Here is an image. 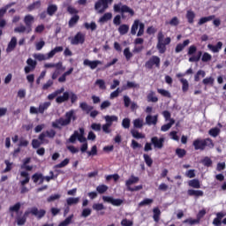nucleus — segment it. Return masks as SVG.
Here are the masks:
<instances>
[{
    "label": "nucleus",
    "mask_w": 226,
    "mask_h": 226,
    "mask_svg": "<svg viewBox=\"0 0 226 226\" xmlns=\"http://www.w3.org/2000/svg\"><path fill=\"white\" fill-rule=\"evenodd\" d=\"M29 215L35 216L37 220H41V218L47 215V211L45 209H38V207H33L30 209L26 210L23 216L16 218L17 225H26V222H27V216H29Z\"/></svg>",
    "instance_id": "1"
},
{
    "label": "nucleus",
    "mask_w": 226,
    "mask_h": 226,
    "mask_svg": "<svg viewBox=\"0 0 226 226\" xmlns=\"http://www.w3.org/2000/svg\"><path fill=\"white\" fill-rule=\"evenodd\" d=\"M64 117L65 118L60 117L55 122H52V127L61 130V126H68L69 124H72V121H77V115L75 114L74 109L67 111Z\"/></svg>",
    "instance_id": "2"
},
{
    "label": "nucleus",
    "mask_w": 226,
    "mask_h": 226,
    "mask_svg": "<svg viewBox=\"0 0 226 226\" xmlns=\"http://www.w3.org/2000/svg\"><path fill=\"white\" fill-rule=\"evenodd\" d=\"M113 10L116 13H121V17L124 20H126V19H132V17H135V11L130 6L123 4L122 3L115 4Z\"/></svg>",
    "instance_id": "3"
},
{
    "label": "nucleus",
    "mask_w": 226,
    "mask_h": 226,
    "mask_svg": "<svg viewBox=\"0 0 226 226\" xmlns=\"http://www.w3.org/2000/svg\"><path fill=\"white\" fill-rule=\"evenodd\" d=\"M192 146L195 151H204L206 150V147H207V149H214L215 142H213V139L211 138H206V139L198 138L193 140Z\"/></svg>",
    "instance_id": "4"
},
{
    "label": "nucleus",
    "mask_w": 226,
    "mask_h": 226,
    "mask_svg": "<svg viewBox=\"0 0 226 226\" xmlns=\"http://www.w3.org/2000/svg\"><path fill=\"white\" fill-rule=\"evenodd\" d=\"M163 38H165L163 32H159L157 34L156 45V49L159 51V54H165V52H167V45H170V41H172V39H170V37L165 38L164 41Z\"/></svg>",
    "instance_id": "5"
},
{
    "label": "nucleus",
    "mask_w": 226,
    "mask_h": 226,
    "mask_svg": "<svg viewBox=\"0 0 226 226\" xmlns=\"http://www.w3.org/2000/svg\"><path fill=\"white\" fill-rule=\"evenodd\" d=\"M145 29L146 25L140 22V19H135L131 27V34L132 36H135V34L139 37L143 36Z\"/></svg>",
    "instance_id": "6"
},
{
    "label": "nucleus",
    "mask_w": 226,
    "mask_h": 226,
    "mask_svg": "<svg viewBox=\"0 0 226 226\" xmlns=\"http://www.w3.org/2000/svg\"><path fill=\"white\" fill-rule=\"evenodd\" d=\"M200 57L202 63H209V61L213 59V56H211V54L205 52L202 55V51L200 50L197 52L196 56L189 57V63H199L200 61Z\"/></svg>",
    "instance_id": "7"
},
{
    "label": "nucleus",
    "mask_w": 226,
    "mask_h": 226,
    "mask_svg": "<svg viewBox=\"0 0 226 226\" xmlns=\"http://www.w3.org/2000/svg\"><path fill=\"white\" fill-rule=\"evenodd\" d=\"M70 98L72 103H75L79 100V97L75 94V93L64 92L63 95L57 96L56 98V102L57 103H64V102H68Z\"/></svg>",
    "instance_id": "8"
},
{
    "label": "nucleus",
    "mask_w": 226,
    "mask_h": 226,
    "mask_svg": "<svg viewBox=\"0 0 226 226\" xmlns=\"http://www.w3.org/2000/svg\"><path fill=\"white\" fill-rule=\"evenodd\" d=\"M20 176L21 177H25V179L19 182L20 193H27V192H29V189L26 185L29 183V181H31V177H29V173L27 171H21Z\"/></svg>",
    "instance_id": "9"
},
{
    "label": "nucleus",
    "mask_w": 226,
    "mask_h": 226,
    "mask_svg": "<svg viewBox=\"0 0 226 226\" xmlns=\"http://www.w3.org/2000/svg\"><path fill=\"white\" fill-rule=\"evenodd\" d=\"M162 61L160 59V56H152L146 63H145V68L147 70H153V68H160Z\"/></svg>",
    "instance_id": "10"
},
{
    "label": "nucleus",
    "mask_w": 226,
    "mask_h": 226,
    "mask_svg": "<svg viewBox=\"0 0 226 226\" xmlns=\"http://www.w3.org/2000/svg\"><path fill=\"white\" fill-rule=\"evenodd\" d=\"M71 40V45H84L86 41V34L82 32H78L74 37H69Z\"/></svg>",
    "instance_id": "11"
},
{
    "label": "nucleus",
    "mask_w": 226,
    "mask_h": 226,
    "mask_svg": "<svg viewBox=\"0 0 226 226\" xmlns=\"http://www.w3.org/2000/svg\"><path fill=\"white\" fill-rule=\"evenodd\" d=\"M45 137H47L45 132H41L38 137L40 140L34 139L32 140V147L34 149H38V147H40V146H41V144H43L44 142H46V144H49V140H46Z\"/></svg>",
    "instance_id": "12"
},
{
    "label": "nucleus",
    "mask_w": 226,
    "mask_h": 226,
    "mask_svg": "<svg viewBox=\"0 0 226 226\" xmlns=\"http://www.w3.org/2000/svg\"><path fill=\"white\" fill-rule=\"evenodd\" d=\"M151 143L154 145V149H163L165 138H158V136H154L151 138Z\"/></svg>",
    "instance_id": "13"
},
{
    "label": "nucleus",
    "mask_w": 226,
    "mask_h": 226,
    "mask_svg": "<svg viewBox=\"0 0 226 226\" xmlns=\"http://www.w3.org/2000/svg\"><path fill=\"white\" fill-rule=\"evenodd\" d=\"M103 202H108L109 204H112V206L119 207L123 204V200L121 199H113L110 196H102Z\"/></svg>",
    "instance_id": "14"
},
{
    "label": "nucleus",
    "mask_w": 226,
    "mask_h": 226,
    "mask_svg": "<svg viewBox=\"0 0 226 226\" xmlns=\"http://www.w3.org/2000/svg\"><path fill=\"white\" fill-rule=\"evenodd\" d=\"M34 20V17H33L32 15H26L25 16L24 19V23L26 26V33H31V31H33V22Z\"/></svg>",
    "instance_id": "15"
},
{
    "label": "nucleus",
    "mask_w": 226,
    "mask_h": 226,
    "mask_svg": "<svg viewBox=\"0 0 226 226\" xmlns=\"http://www.w3.org/2000/svg\"><path fill=\"white\" fill-rule=\"evenodd\" d=\"M83 64L84 66H89L91 70H96V68H98V65L102 64V61L100 60L91 61L89 59H85L83 61Z\"/></svg>",
    "instance_id": "16"
},
{
    "label": "nucleus",
    "mask_w": 226,
    "mask_h": 226,
    "mask_svg": "<svg viewBox=\"0 0 226 226\" xmlns=\"http://www.w3.org/2000/svg\"><path fill=\"white\" fill-rule=\"evenodd\" d=\"M102 9L100 10V8H102ZM94 8H95V10H100V13H103V11H105V10H107V8H109V0L97 1L94 4Z\"/></svg>",
    "instance_id": "17"
},
{
    "label": "nucleus",
    "mask_w": 226,
    "mask_h": 226,
    "mask_svg": "<svg viewBox=\"0 0 226 226\" xmlns=\"http://www.w3.org/2000/svg\"><path fill=\"white\" fill-rule=\"evenodd\" d=\"M190 45V40L186 39L183 41V43H178L175 48L176 54H179V52H183L185 50V47H188Z\"/></svg>",
    "instance_id": "18"
},
{
    "label": "nucleus",
    "mask_w": 226,
    "mask_h": 226,
    "mask_svg": "<svg viewBox=\"0 0 226 226\" xmlns=\"http://www.w3.org/2000/svg\"><path fill=\"white\" fill-rule=\"evenodd\" d=\"M79 109H81V110L85 112V114H90V112L94 110V107L87 104V102H83L79 103Z\"/></svg>",
    "instance_id": "19"
},
{
    "label": "nucleus",
    "mask_w": 226,
    "mask_h": 226,
    "mask_svg": "<svg viewBox=\"0 0 226 226\" xmlns=\"http://www.w3.org/2000/svg\"><path fill=\"white\" fill-rule=\"evenodd\" d=\"M32 180L35 184L39 182V185H43V181H45V177H43V174L41 173H34L32 176Z\"/></svg>",
    "instance_id": "20"
},
{
    "label": "nucleus",
    "mask_w": 226,
    "mask_h": 226,
    "mask_svg": "<svg viewBox=\"0 0 226 226\" xmlns=\"http://www.w3.org/2000/svg\"><path fill=\"white\" fill-rule=\"evenodd\" d=\"M187 195H189V197H197V198L204 197V191L189 189L187 191Z\"/></svg>",
    "instance_id": "21"
},
{
    "label": "nucleus",
    "mask_w": 226,
    "mask_h": 226,
    "mask_svg": "<svg viewBox=\"0 0 226 226\" xmlns=\"http://www.w3.org/2000/svg\"><path fill=\"white\" fill-rule=\"evenodd\" d=\"M17 47V37H11L10 42L8 43L6 52H13Z\"/></svg>",
    "instance_id": "22"
},
{
    "label": "nucleus",
    "mask_w": 226,
    "mask_h": 226,
    "mask_svg": "<svg viewBox=\"0 0 226 226\" xmlns=\"http://www.w3.org/2000/svg\"><path fill=\"white\" fill-rule=\"evenodd\" d=\"M222 47H223V43L222 41H218L216 45H207V49H209V50H212V52L214 53L220 52V50H222Z\"/></svg>",
    "instance_id": "23"
},
{
    "label": "nucleus",
    "mask_w": 226,
    "mask_h": 226,
    "mask_svg": "<svg viewBox=\"0 0 226 226\" xmlns=\"http://www.w3.org/2000/svg\"><path fill=\"white\" fill-rule=\"evenodd\" d=\"M195 11H192V10H188L186 11V14H185V19H187V22L189 24H193V22H195Z\"/></svg>",
    "instance_id": "24"
},
{
    "label": "nucleus",
    "mask_w": 226,
    "mask_h": 226,
    "mask_svg": "<svg viewBox=\"0 0 226 226\" xmlns=\"http://www.w3.org/2000/svg\"><path fill=\"white\" fill-rule=\"evenodd\" d=\"M146 123L147 124H148V126H151V124H156V123H158V116H151V115H147L146 117Z\"/></svg>",
    "instance_id": "25"
},
{
    "label": "nucleus",
    "mask_w": 226,
    "mask_h": 226,
    "mask_svg": "<svg viewBox=\"0 0 226 226\" xmlns=\"http://www.w3.org/2000/svg\"><path fill=\"white\" fill-rule=\"evenodd\" d=\"M137 87H140V85L133 81H127V84L123 86V91H126L128 89H135Z\"/></svg>",
    "instance_id": "26"
},
{
    "label": "nucleus",
    "mask_w": 226,
    "mask_h": 226,
    "mask_svg": "<svg viewBox=\"0 0 226 226\" xmlns=\"http://www.w3.org/2000/svg\"><path fill=\"white\" fill-rule=\"evenodd\" d=\"M20 207H22V204L20 202H17L9 207V213L13 216V213H19L20 211Z\"/></svg>",
    "instance_id": "27"
},
{
    "label": "nucleus",
    "mask_w": 226,
    "mask_h": 226,
    "mask_svg": "<svg viewBox=\"0 0 226 226\" xmlns=\"http://www.w3.org/2000/svg\"><path fill=\"white\" fill-rule=\"evenodd\" d=\"M128 31H130V26L126 24L120 25L118 27V33L121 36H124V34H128Z\"/></svg>",
    "instance_id": "28"
},
{
    "label": "nucleus",
    "mask_w": 226,
    "mask_h": 226,
    "mask_svg": "<svg viewBox=\"0 0 226 226\" xmlns=\"http://www.w3.org/2000/svg\"><path fill=\"white\" fill-rule=\"evenodd\" d=\"M147 100L148 102L156 103L158 102V98L156 97V93L154 91H150L147 95Z\"/></svg>",
    "instance_id": "29"
},
{
    "label": "nucleus",
    "mask_w": 226,
    "mask_h": 226,
    "mask_svg": "<svg viewBox=\"0 0 226 226\" xmlns=\"http://www.w3.org/2000/svg\"><path fill=\"white\" fill-rule=\"evenodd\" d=\"M215 17L216 16L215 15H210L208 17L200 18L198 21V26H203V24H206V22H211V20H215Z\"/></svg>",
    "instance_id": "30"
},
{
    "label": "nucleus",
    "mask_w": 226,
    "mask_h": 226,
    "mask_svg": "<svg viewBox=\"0 0 226 226\" xmlns=\"http://www.w3.org/2000/svg\"><path fill=\"white\" fill-rule=\"evenodd\" d=\"M56 11H57V5L56 4H49L47 8V14L49 15V17H54Z\"/></svg>",
    "instance_id": "31"
},
{
    "label": "nucleus",
    "mask_w": 226,
    "mask_h": 226,
    "mask_svg": "<svg viewBox=\"0 0 226 226\" xmlns=\"http://www.w3.org/2000/svg\"><path fill=\"white\" fill-rule=\"evenodd\" d=\"M51 103L49 102H46L44 103H41L38 107L39 114H45V110L50 107Z\"/></svg>",
    "instance_id": "32"
},
{
    "label": "nucleus",
    "mask_w": 226,
    "mask_h": 226,
    "mask_svg": "<svg viewBox=\"0 0 226 226\" xmlns=\"http://www.w3.org/2000/svg\"><path fill=\"white\" fill-rule=\"evenodd\" d=\"M153 219L156 223H158V222H160V216H162V211L160 210V208L154 207L153 209Z\"/></svg>",
    "instance_id": "33"
},
{
    "label": "nucleus",
    "mask_w": 226,
    "mask_h": 226,
    "mask_svg": "<svg viewBox=\"0 0 226 226\" xmlns=\"http://www.w3.org/2000/svg\"><path fill=\"white\" fill-rule=\"evenodd\" d=\"M139 177H135L132 175L131 177L128 180H126L125 186L127 187L132 186V185H135L136 183H139Z\"/></svg>",
    "instance_id": "34"
},
{
    "label": "nucleus",
    "mask_w": 226,
    "mask_h": 226,
    "mask_svg": "<svg viewBox=\"0 0 226 226\" xmlns=\"http://www.w3.org/2000/svg\"><path fill=\"white\" fill-rule=\"evenodd\" d=\"M79 202H80V198H79V197H76V198L70 197V198L66 199L67 206H75Z\"/></svg>",
    "instance_id": "35"
},
{
    "label": "nucleus",
    "mask_w": 226,
    "mask_h": 226,
    "mask_svg": "<svg viewBox=\"0 0 226 226\" xmlns=\"http://www.w3.org/2000/svg\"><path fill=\"white\" fill-rule=\"evenodd\" d=\"M180 82L182 84L183 93H187L188 89H190V84L188 83V79L182 78L180 79Z\"/></svg>",
    "instance_id": "36"
},
{
    "label": "nucleus",
    "mask_w": 226,
    "mask_h": 226,
    "mask_svg": "<svg viewBox=\"0 0 226 226\" xmlns=\"http://www.w3.org/2000/svg\"><path fill=\"white\" fill-rule=\"evenodd\" d=\"M79 20H80V16L75 14L74 16H72L71 18V19L69 20V27H73L75 25H77V23L79 22Z\"/></svg>",
    "instance_id": "37"
},
{
    "label": "nucleus",
    "mask_w": 226,
    "mask_h": 226,
    "mask_svg": "<svg viewBox=\"0 0 226 226\" xmlns=\"http://www.w3.org/2000/svg\"><path fill=\"white\" fill-rule=\"evenodd\" d=\"M174 123H176V120L170 119V123L162 125L161 132H169V130L172 128V125L174 124Z\"/></svg>",
    "instance_id": "38"
},
{
    "label": "nucleus",
    "mask_w": 226,
    "mask_h": 226,
    "mask_svg": "<svg viewBox=\"0 0 226 226\" xmlns=\"http://www.w3.org/2000/svg\"><path fill=\"white\" fill-rule=\"evenodd\" d=\"M133 126L134 128L142 129L144 126V119L142 118H136L133 120Z\"/></svg>",
    "instance_id": "39"
},
{
    "label": "nucleus",
    "mask_w": 226,
    "mask_h": 226,
    "mask_svg": "<svg viewBox=\"0 0 226 226\" xmlns=\"http://www.w3.org/2000/svg\"><path fill=\"white\" fill-rule=\"evenodd\" d=\"M112 19V14L111 12H106L103 14L102 17L99 19V22H102V24L105 22H109V20Z\"/></svg>",
    "instance_id": "40"
},
{
    "label": "nucleus",
    "mask_w": 226,
    "mask_h": 226,
    "mask_svg": "<svg viewBox=\"0 0 226 226\" xmlns=\"http://www.w3.org/2000/svg\"><path fill=\"white\" fill-rule=\"evenodd\" d=\"M84 133H85L84 128H79V132H78V140L79 142H81V143L83 142V144L87 142V139L84 137Z\"/></svg>",
    "instance_id": "41"
},
{
    "label": "nucleus",
    "mask_w": 226,
    "mask_h": 226,
    "mask_svg": "<svg viewBox=\"0 0 226 226\" xmlns=\"http://www.w3.org/2000/svg\"><path fill=\"white\" fill-rule=\"evenodd\" d=\"M92 208L94 211H96L98 213L100 211L105 210V205H103V203H94L92 205Z\"/></svg>",
    "instance_id": "42"
},
{
    "label": "nucleus",
    "mask_w": 226,
    "mask_h": 226,
    "mask_svg": "<svg viewBox=\"0 0 226 226\" xmlns=\"http://www.w3.org/2000/svg\"><path fill=\"white\" fill-rule=\"evenodd\" d=\"M41 6V1L38 0L31 4L27 6V10L29 11H33V10H36V8H40Z\"/></svg>",
    "instance_id": "43"
},
{
    "label": "nucleus",
    "mask_w": 226,
    "mask_h": 226,
    "mask_svg": "<svg viewBox=\"0 0 226 226\" xmlns=\"http://www.w3.org/2000/svg\"><path fill=\"white\" fill-rule=\"evenodd\" d=\"M117 116H106L105 117V121L106 124H109V126H112V123L117 122Z\"/></svg>",
    "instance_id": "44"
},
{
    "label": "nucleus",
    "mask_w": 226,
    "mask_h": 226,
    "mask_svg": "<svg viewBox=\"0 0 226 226\" xmlns=\"http://www.w3.org/2000/svg\"><path fill=\"white\" fill-rule=\"evenodd\" d=\"M132 136L133 139H144L146 136L135 129L131 130Z\"/></svg>",
    "instance_id": "45"
},
{
    "label": "nucleus",
    "mask_w": 226,
    "mask_h": 226,
    "mask_svg": "<svg viewBox=\"0 0 226 226\" xmlns=\"http://www.w3.org/2000/svg\"><path fill=\"white\" fill-rule=\"evenodd\" d=\"M73 220V215H69L67 218H65L63 222H61L58 226H68L70 223H72V221Z\"/></svg>",
    "instance_id": "46"
},
{
    "label": "nucleus",
    "mask_w": 226,
    "mask_h": 226,
    "mask_svg": "<svg viewBox=\"0 0 226 226\" xmlns=\"http://www.w3.org/2000/svg\"><path fill=\"white\" fill-rule=\"evenodd\" d=\"M188 185L191 186V188H200V181H199V179L190 180Z\"/></svg>",
    "instance_id": "47"
},
{
    "label": "nucleus",
    "mask_w": 226,
    "mask_h": 226,
    "mask_svg": "<svg viewBox=\"0 0 226 226\" xmlns=\"http://www.w3.org/2000/svg\"><path fill=\"white\" fill-rule=\"evenodd\" d=\"M109 190V186L105 185H100L96 187V192L100 193V195H103L105 192Z\"/></svg>",
    "instance_id": "48"
},
{
    "label": "nucleus",
    "mask_w": 226,
    "mask_h": 226,
    "mask_svg": "<svg viewBox=\"0 0 226 226\" xmlns=\"http://www.w3.org/2000/svg\"><path fill=\"white\" fill-rule=\"evenodd\" d=\"M144 162L147 167H153V159L147 154H143Z\"/></svg>",
    "instance_id": "49"
},
{
    "label": "nucleus",
    "mask_w": 226,
    "mask_h": 226,
    "mask_svg": "<svg viewBox=\"0 0 226 226\" xmlns=\"http://www.w3.org/2000/svg\"><path fill=\"white\" fill-rule=\"evenodd\" d=\"M202 84H204V86H214L215 78H213V77L205 78L202 80Z\"/></svg>",
    "instance_id": "50"
},
{
    "label": "nucleus",
    "mask_w": 226,
    "mask_h": 226,
    "mask_svg": "<svg viewBox=\"0 0 226 226\" xmlns=\"http://www.w3.org/2000/svg\"><path fill=\"white\" fill-rule=\"evenodd\" d=\"M200 76L202 78L206 77V72L200 70L197 72V73L194 75V81L199 82L200 80Z\"/></svg>",
    "instance_id": "51"
},
{
    "label": "nucleus",
    "mask_w": 226,
    "mask_h": 226,
    "mask_svg": "<svg viewBox=\"0 0 226 226\" xmlns=\"http://www.w3.org/2000/svg\"><path fill=\"white\" fill-rule=\"evenodd\" d=\"M208 135L211 137H218L220 135V129L218 127L210 129L208 131Z\"/></svg>",
    "instance_id": "52"
},
{
    "label": "nucleus",
    "mask_w": 226,
    "mask_h": 226,
    "mask_svg": "<svg viewBox=\"0 0 226 226\" xmlns=\"http://www.w3.org/2000/svg\"><path fill=\"white\" fill-rule=\"evenodd\" d=\"M124 56L126 59V61H130V59H132V57H133V53H132L130 51V48H125L124 49Z\"/></svg>",
    "instance_id": "53"
},
{
    "label": "nucleus",
    "mask_w": 226,
    "mask_h": 226,
    "mask_svg": "<svg viewBox=\"0 0 226 226\" xmlns=\"http://www.w3.org/2000/svg\"><path fill=\"white\" fill-rule=\"evenodd\" d=\"M87 156H96L98 154V147L94 145L91 148V151L87 152Z\"/></svg>",
    "instance_id": "54"
},
{
    "label": "nucleus",
    "mask_w": 226,
    "mask_h": 226,
    "mask_svg": "<svg viewBox=\"0 0 226 226\" xmlns=\"http://www.w3.org/2000/svg\"><path fill=\"white\" fill-rule=\"evenodd\" d=\"M84 27H86L87 30H91V31H96V23L94 21H92L90 24L89 23H85L84 24Z\"/></svg>",
    "instance_id": "55"
},
{
    "label": "nucleus",
    "mask_w": 226,
    "mask_h": 226,
    "mask_svg": "<svg viewBox=\"0 0 226 226\" xmlns=\"http://www.w3.org/2000/svg\"><path fill=\"white\" fill-rule=\"evenodd\" d=\"M61 66H63V64L61 62L57 64L49 63L44 64V68H57V70H59Z\"/></svg>",
    "instance_id": "56"
},
{
    "label": "nucleus",
    "mask_w": 226,
    "mask_h": 226,
    "mask_svg": "<svg viewBox=\"0 0 226 226\" xmlns=\"http://www.w3.org/2000/svg\"><path fill=\"white\" fill-rule=\"evenodd\" d=\"M175 153L178 158H185V156H186V151L185 148H177Z\"/></svg>",
    "instance_id": "57"
},
{
    "label": "nucleus",
    "mask_w": 226,
    "mask_h": 226,
    "mask_svg": "<svg viewBox=\"0 0 226 226\" xmlns=\"http://www.w3.org/2000/svg\"><path fill=\"white\" fill-rule=\"evenodd\" d=\"M157 93H159V94H162V96H164L165 98H170L171 96L170 92L165 89L158 88Z\"/></svg>",
    "instance_id": "58"
},
{
    "label": "nucleus",
    "mask_w": 226,
    "mask_h": 226,
    "mask_svg": "<svg viewBox=\"0 0 226 226\" xmlns=\"http://www.w3.org/2000/svg\"><path fill=\"white\" fill-rule=\"evenodd\" d=\"M150 204H153V199L146 198L139 203V206L142 207V206H150Z\"/></svg>",
    "instance_id": "59"
},
{
    "label": "nucleus",
    "mask_w": 226,
    "mask_h": 226,
    "mask_svg": "<svg viewBox=\"0 0 226 226\" xmlns=\"http://www.w3.org/2000/svg\"><path fill=\"white\" fill-rule=\"evenodd\" d=\"M202 164L205 166V167H212L213 166V161L211 160V158L209 157H205L203 160H202Z\"/></svg>",
    "instance_id": "60"
},
{
    "label": "nucleus",
    "mask_w": 226,
    "mask_h": 226,
    "mask_svg": "<svg viewBox=\"0 0 226 226\" xmlns=\"http://www.w3.org/2000/svg\"><path fill=\"white\" fill-rule=\"evenodd\" d=\"M95 86H98L100 89H107V86H105V80L103 79H97L95 81Z\"/></svg>",
    "instance_id": "61"
},
{
    "label": "nucleus",
    "mask_w": 226,
    "mask_h": 226,
    "mask_svg": "<svg viewBox=\"0 0 226 226\" xmlns=\"http://www.w3.org/2000/svg\"><path fill=\"white\" fill-rule=\"evenodd\" d=\"M91 213H93V211L91 210V208H84L81 212V216L83 218H87V216H91Z\"/></svg>",
    "instance_id": "62"
},
{
    "label": "nucleus",
    "mask_w": 226,
    "mask_h": 226,
    "mask_svg": "<svg viewBox=\"0 0 226 226\" xmlns=\"http://www.w3.org/2000/svg\"><path fill=\"white\" fill-rule=\"evenodd\" d=\"M195 52H197V46L191 45L188 49L187 56H192V57H193V54H195Z\"/></svg>",
    "instance_id": "63"
},
{
    "label": "nucleus",
    "mask_w": 226,
    "mask_h": 226,
    "mask_svg": "<svg viewBox=\"0 0 226 226\" xmlns=\"http://www.w3.org/2000/svg\"><path fill=\"white\" fill-rule=\"evenodd\" d=\"M121 225L122 226H133V221H130L128 219H123L121 221Z\"/></svg>",
    "instance_id": "64"
}]
</instances>
